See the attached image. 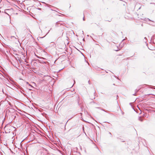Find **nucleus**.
I'll return each instance as SVG.
<instances>
[{
	"label": "nucleus",
	"instance_id": "obj_1",
	"mask_svg": "<svg viewBox=\"0 0 155 155\" xmlns=\"http://www.w3.org/2000/svg\"><path fill=\"white\" fill-rule=\"evenodd\" d=\"M64 23L63 22L61 21H59L56 23L55 25L56 27H58L59 26V25H64Z\"/></svg>",
	"mask_w": 155,
	"mask_h": 155
},
{
	"label": "nucleus",
	"instance_id": "obj_2",
	"mask_svg": "<svg viewBox=\"0 0 155 155\" xmlns=\"http://www.w3.org/2000/svg\"><path fill=\"white\" fill-rule=\"evenodd\" d=\"M9 10V9H5V14H8V15L7 12V11H8Z\"/></svg>",
	"mask_w": 155,
	"mask_h": 155
},
{
	"label": "nucleus",
	"instance_id": "obj_3",
	"mask_svg": "<svg viewBox=\"0 0 155 155\" xmlns=\"http://www.w3.org/2000/svg\"><path fill=\"white\" fill-rule=\"evenodd\" d=\"M96 108L100 109H101V110H103L105 112H106V111H105L103 109H101V108L100 107H96Z\"/></svg>",
	"mask_w": 155,
	"mask_h": 155
},
{
	"label": "nucleus",
	"instance_id": "obj_4",
	"mask_svg": "<svg viewBox=\"0 0 155 155\" xmlns=\"http://www.w3.org/2000/svg\"><path fill=\"white\" fill-rule=\"evenodd\" d=\"M153 39V41L154 44H155V36H154L152 38Z\"/></svg>",
	"mask_w": 155,
	"mask_h": 155
},
{
	"label": "nucleus",
	"instance_id": "obj_5",
	"mask_svg": "<svg viewBox=\"0 0 155 155\" xmlns=\"http://www.w3.org/2000/svg\"><path fill=\"white\" fill-rule=\"evenodd\" d=\"M139 120L141 121H142L143 120V119L140 117L139 118Z\"/></svg>",
	"mask_w": 155,
	"mask_h": 155
},
{
	"label": "nucleus",
	"instance_id": "obj_6",
	"mask_svg": "<svg viewBox=\"0 0 155 155\" xmlns=\"http://www.w3.org/2000/svg\"><path fill=\"white\" fill-rule=\"evenodd\" d=\"M140 88H139L138 89H136L135 90V92H136L135 93H136V92H137L138 91L140 90Z\"/></svg>",
	"mask_w": 155,
	"mask_h": 155
},
{
	"label": "nucleus",
	"instance_id": "obj_7",
	"mask_svg": "<svg viewBox=\"0 0 155 155\" xmlns=\"http://www.w3.org/2000/svg\"><path fill=\"white\" fill-rule=\"evenodd\" d=\"M147 21H151L153 22H154V21H152L151 20H150L149 19V18H147Z\"/></svg>",
	"mask_w": 155,
	"mask_h": 155
},
{
	"label": "nucleus",
	"instance_id": "obj_8",
	"mask_svg": "<svg viewBox=\"0 0 155 155\" xmlns=\"http://www.w3.org/2000/svg\"><path fill=\"white\" fill-rule=\"evenodd\" d=\"M150 4H152L153 6H155V3H150Z\"/></svg>",
	"mask_w": 155,
	"mask_h": 155
},
{
	"label": "nucleus",
	"instance_id": "obj_9",
	"mask_svg": "<svg viewBox=\"0 0 155 155\" xmlns=\"http://www.w3.org/2000/svg\"><path fill=\"white\" fill-rule=\"evenodd\" d=\"M26 84H28L31 87L33 88V87L30 84H29V83L28 82H26Z\"/></svg>",
	"mask_w": 155,
	"mask_h": 155
},
{
	"label": "nucleus",
	"instance_id": "obj_10",
	"mask_svg": "<svg viewBox=\"0 0 155 155\" xmlns=\"http://www.w3.org/2000/svg\"><path fill=\"white\" fill-rule=\"evenodd\" d=\"M35 56L37 57L38 58H41L40 57H39L38 56V55H36L35 54Z\"/></svg>",
	"mask_w": 155,
	"mask_h": 155
},
{
	"label": "nucleus",
	"instance_id": "obj_11",
	"mask_svg": "<svg viewBox=\"0 0 155 155\" xmlns=\"http://www.w3.org/2000/svg\"><path fill=\"white\" fill-rule=\"evenodd\" d=\"M109 134H110V136L111 137H112V134H111V133L110 132H109Z\"/></svg>",
	"mask_w": 155,
	"mask_h": 155
},
{
	"label": "nucleus",
	"instance_id": "obj_12",
	"mask_svg": "<svg viewBox=\"0 0 155 155\" xmlns=\"http://www.w3.org/2000/svg\"><path fill=\"white\" fill-rule=\"evenodd\" d=\"M114 77L115 78H117V79H119V78H117V77H116L114 75Z\"/></svg>",
	"mask_w": 155,
	"mask_h": 155
},
{
	"label": "nucleus",
	"instance_id": "obj_13",
	"mask_svg": "<svg viewBox=\"0 0 155 155\" xmlns=\"http://www.w3.org/2000/svg\"><path fill=\"white\" fill-rule=\"evenodd\" d=\"M28 30H29V32H30V33H31V31H30V29H28Z\"/></svg>",
	"mask_w": 155,
	"mask_h": 155
},
{
	"label": "nucleus",
	"instance_id": "obj_14",
	"mask_svg": "<svg viewBox=\"0 0 155 155\" xmlns=\"http://www.w3.org/2000/svg\"><path fill=\"white\" fill-rule=\"evenodd\" d=\"M83 20L84 21L85 20V19H84V17L83 18Z\"/></svg>",
	"mask_w": 155,
	"mask_h": 155
},
{
	"label": "nucleus",
	"instance_id": "obj_15",
	"mask_svg": "<svg viewBox=\"0 0 155 155\" xmlns=\"http://www.w3.org/2000/svg\"><path fill=\"white\" fill-rule=\"evenodd\" d=\"M11 37L12 38H16L14 36H11Z\"/></svg>",
	"mask_w": 155,
	"mask_h": 155
},
{
	"label": "nucleus",
	"instance_id": "obj_16",
	"mask_svg": "<svg viewBox=\"0 0 155 155\" xmlns=\"http://www.w3.org/2000/svg\"><path fill=\"white\" fill-rule=\"evenodd\" d=\"M135 94H136V93H135V94H133V95H135Z\"/></svg>",
	"mask_w": 155,
	"mask_h": 155
},
{
	"label": "nucleus",
	"instance_id": "obj_17",
	"mask_svg": "<svg viewBox=\"0 0 155 155\" xmlns=\"http://www.w3.org/2000/svg\"><path fill=\"white\" fill-rule=\"evenodd\" d=\"M49 31H50V30H49V31H48V32L47 34H48V33L49 32Z\"/></svg>",
	"mask_w": 155,
	"mask_h": 155
},
{
	"label": "nucleus",
	"instance_id": "obj_18",
	"mask_svg": "<svg viewBox=\"0 0 155 155\" xmlns=\"http://www.w3.org/2000/svg\"><path fill=\"white\" fill-rule=\"evenodd\" d=\"M42 3H45V4H46L45 2H42Z\"/></svg>",
	"mask_w": 155,
	"mask_h": 155
},
{
	"label": "nucleus",
	"instance_id": "obj_19",
	"mask_svg": "<svg viewBox=\"0 0 155 155\" xmlns=\"http://www.w3.org/2000/svg\"><path fill=\"white\" fill-rule=\"evenodd\" d=\"M113 84V85H115V84Z\"/></svg>",
	"mask_w": 155,
	"mask_h": 155
},
{
	"label": "nucleus",
	"instance_id": "obj_20",
	"mask_svg": "<svg viewBox=\"0 0 155 155\" xmlns=\"http://www.w3.org/2000/svg\"><path fill=\"white\" fill-rule=\"evenodd\" d=\"M146 37L144 38V39H146Z\"/></svg>",
	"mask_w": 155,
	"mask_h": 155
},
{
	"label": "nucleus",
	"instance_id": "obj_21",
	"mask_svg": "<svg viewBox=\"0 0 155 155\" xmlns=\"http://www.w3.org/2000/svg\"><path fill=\"white\" fill-rule=\"evenodd\" d=\"M124 40H125L124 39H123V40H122V41H124Z\"/></svg>",
	"mask_w": 155,
	"mask_h": 155
},
{
	"label": "nucleus",
	"instance_id": "obj_22",
	"mask_svg": "<svg viewBox=\"0 0 155 155\" xmlns=\"http://www.w3.org/2000/svg\"><path fill=\"white\" fill-rule=\"evenodd\" d=\"M116 51H118V50H115Z\"/></svg>",
	"mask_w": 155,
	"mask_h": 155
},
{
	"label": "nucleus",
	"instance_id": "obj_23",
	"mask_svg": "<svg viewBox=\"0 0 155 155\" xmlns=\"http://www.w3.org/2000/svg\"><path fill=\"white\" fill-rule=\"evenodd\" d=\"M89 82H90V81H88V83H89ZM89 84H90V83H89Z\"/></svg>",
	"mask_w": 155,
	"mask_h": 155
}]
</instances>
